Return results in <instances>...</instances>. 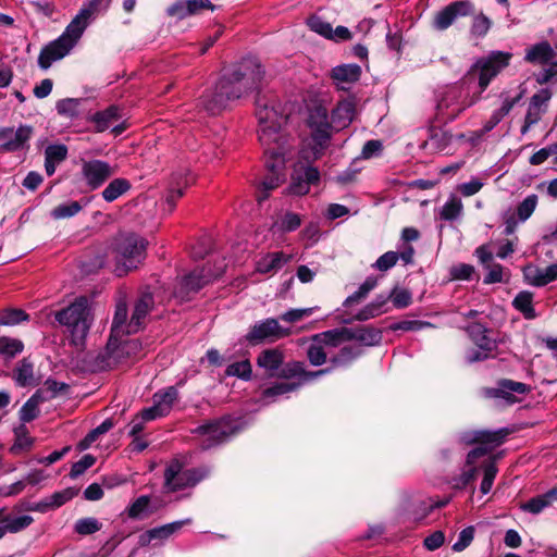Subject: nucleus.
<instances>
[{
    "label": "nucleus",
    "mask_w": 557,
    "mask_h": 557,
    "mask_svg": "<svg viewBox=\"0 0 557 557\" xmlns=\"http://www.w3.org/2000/svg\"><path fill=\"white\" fill-rule=\"evenodd\" d=\"M262 76L263 71L255 60H243L224 74L214 87L205 91L199 99V104L208 113L219 114L227 108L231 101L239 99L256 88Z\"/></svg>",
    "instance_id": "nucleus-1"
},
{
    "label": "nucleus",
    "mask_w": 557,
    "mask_h": 557,
    "mask_svg": "<svg viewBox=\"0 0 557 557\" xmlns=\"http://www.w3.org/2000/svg\"><path fill=\"white\" fill-rule=\"evenodd\" d=\"M110 3L111 0H90L85 3L64 32L41 49L38 57L39 67L48 70L53 62L66 57L76 46L94 16L100 11L107 10Z\"/></svg>",
    "instance_id": "nucleus-2"
},
{
    "label": "nucleus",
    "mask_w": 557,
    "mask_h": 557,
    "mask_svg": "<svg viewBox=\"0 0 557 557\" xmlns=\"http://www.w3.org/2000/svg\"><path fill=\"white\" fill-rule=\"evenodd\" d=\"M256 117L258 121V138L265 151L289 150L288 137L283 133L287 114L276 97H259L257 99Z\"/></svg>",
    "instance_id": "nucleus-3"
},
{
    "label": "nucleus",
    "mask_w": 557,
    "mask_h": 557,
    "mask_svg": "<svg viewBox=\"0 0 557 557\" xmlns=\"http://www.w3.org/2000/svg\"><path fill=\"white\" fill-rule=\"evenodd\" d=\"M479 100V96L471 95L461 85L446 87L438 94L436 104V120L440 123H448L456 120L463 111L472 107Z\"/></svg>",
    "instance_id": "nucleus-4"
},
{
    "label": "nucleus",
    "mask_w": 557,
    "mask_h": 557,
    "mask_svg": "<svg viewBox=\"0 0 557 557\" xmlns=\"http://www.w3.org/2000/svg\"><path fill=\"white\" fill-rule=\"evenodd\" d=\"M55 320L71 333L74 344H81L90 329L92 317L86 297H79L66 308L57 311Z\"/></svg>",
    "instance_id": "nucleus-5"
},
{
    "label": "nucleus",
    "mask_w": 557,
    "mask_h": 557,
    "mask_svg": "<svg viewBox=\"0 0 557 557\" xmlns=\"http://www.w3.org/2000/svg\"><path fill=\"white\" fill-rule=\"evenodd\" d=\"M147 243L135 234L121 235L115 243L116 272L122 275L136 269L145 259Z\"/></svg>",
    "instance_id": "nucleus-6"
},
{
    "label": "nucleus",
    "mask_w": 557,
    "mask_h": 557,
    "mask_svg": "<svg viewBox=\"0 0 557 557\" xmlns=\"http://www.w3.org/2000/svg\"><path fill=\"white\" fill-rule=\"evenodd\" d=\"M210 469L208 467H199L191 469H183V463L174 459L164 470V487L168 492H177L186 488H193L202 480L208 478Z\"/></svg>",
    "instance_id": "nucleus-7"
},
{
    "label": "nucleus",
    "mask_w": 557,
    "mask_h": 557,
    "mask_svg": "<svg viewBox=\"0 0 557 557\" xmlns=\"http://www.w3.org/2000/svg\"><path fill=\"white\" fill-rule=\"evenodd\" d=\"M289 150H264V162L268 175L262 182V190L258 195V201L261 202L269 197V191L280 186L285 180V161Z\"/></svg>",
    "instance_id": "nucleus-8"
},
{
    "label": "nucleus",
    "mask_w": 557,
    "mask_h": 557,
    "mask_svg": "<svg viewBox=\"0 0 557 557\" xmlns=\"http://www.w3.org/2000/svg\"><path fill=\"white\" fill-rule=\"evenodd\" d=\"M235 432L230 419H220L205 423L195 429L199 445L202 449H210L225 442Z\"/></svg>",
    "instance_id": "nucleus-9"
},
{
    "label": "nucleus",
    "mask_w": 557,
    "mask_h": 557,
    "mask_svg": "<svg viewBox=\"0 0 557 557\" xmlns=\"http://www.w3.org/2000/svg\"><path fill=\"white\" fill-rule=\"evenodd\" d=\"M510 58V53L494 51L486 58H482L474 63L471 72L479 74V85L482 90H484L491 81L508 65Z\"/></svg>",
    "instance_id": "nucleus-10"
},
{
    "label": "nucleus",
    "mask_w": 557,
    "mask_h": 557,
    "mask_svg": "<svg viewBox=\"0 0 557 557\" xmlns=\"http://www.w3.org/2000/svg\"><path fill=\"white\" fill-rule=\"evenodd\" d=\"M79 164L82 178L90 190L98 189L115 173L114 166L99 159H81Z\"/></svg>",
    "instance_id": "nucleus-11"
},
{
    "label": "nucleus",
    "mask_w": 557,
    "mask_h": 557,
    "mask_svg": "<svg viewBox=\"0 0 557 557\" xmlns=\"http://www.w3.org/2000/svg\"><path fill=\"white\" fill-rule=\"evenodd\" d=\"M222 273V267L214 272L206 268H202L201 270H194L182 278L178 288L174 292V297L178 298L181 301L188 300L190 294L197 293L209 282L219 277Z\"/></svg>",
    "instance_id": "nucleus-12"
},
{
    "label": "nucleus",
    "mask_w": 557,
    "mask_h": 557,
    "mask_svg": "<svg viewBox=\"0 0 557 557\" xmlns=\"http://www.w3.org/2000/svg\"><path fill=\"white\" fill-rule=\"evenodd\" d=\"M289 335V331L283 329L274 318H268L256 322L246 334V341L250 345L273 343Z\"/></svg>",
    "instance_id": "nucleus-13"
},
{
    "label": "nucleus",
    "mask_w": 557,
    "mask_h": 557,
    "mask_svg": "<svg viewBox=\"0 0 557 557\" xmlns=\"http://www.w3.org/2000/svg\"><path fill=\"white\" fill-rule=\"evenodd\" d=\"M309 124L312 127L314 157L318 158L327 147L331 139V129H334L329 122L327 110L323 107L315 108L310 114Z\"/></svg>",
    "instance_id": "nucleus-14"
},
{
    "label": "nucleus",
    "mask_w": 557,
    "mask_h": 557,
    "mask_svg": "<svg viewBox=\"0 0 557 557\" xmlns=\"http://www.w3.org/2000/svg\"><path fill=\"white\" fill-rule=\"evenodd\" d=\"M141 349L136 339H126L117 343V336H110L107 345V364L112 368L125 359L135 358Z\"/></svg>",
    "instance_id": "nucleus-15"
},
{
    "label": "nucleus",
    "mask_w": 557,
    "mask_h": 557,
    "mask_svg": "<svg viewBox=\"0 0 557 557\" xmlns=\"http://www.w3.org/2000/svg\"><path fill=\"white\" fill-rule=\"evenodd\" d=\"M473 12L474 5L470 0L451 2L435 15L434 27L438 30L447 29L458 16H468Z\"/></svg>",
    "instance_id": "nucleus-16"
},
{
    "label": "nucleus",
    "mask_w": 557,
    "mask_h": 557,
    "mask_svg": "<svg viewBox=\"0 0 557 557\" xmlns=\"http://www.w3.org/2000/svg\"><path fill=\"white\" fill-rule=\"evenodd\" d=\"M177 389L173 386L163 392L156 393L153 396V406L141 411V418L145 421H151L160 417L166 416L177 399Z\"/></svg>",
    "instance_id": "nucleus-17"
},
{
    "label": "nucleus",
    "mask_w": 557,
    "mask_h": 557,
    "mask_svg": "<svg viewBox=\"0 0 557 557\" xmlns=\"http://www.w3.org/2000/svg\"><path fill=\"white\" fill-rule=\"evenodd\" d=\"M156 300L152 294L144 293L134 304L131 320L127 323V334L138 332L146 323L147 317L154 310Z\"/></svg>",
    "instance_id": "nucleus-18"
},
{
    "label": "nucleus",
    "mask_w": 557,
    "mask_h": 557,
    "mask_svg": "<svg viewBox=\"0 0 557 557\" xmlns=\"http://www.w3.org/2000/svg\"><path fill=\"white\" fill-rule=\"evenodd\" d=\"M550 98L552 92L549 89H542L531 97L524 117V124L521 128L522 134H525L530 127H532L541 120L543 113L546 110V104Z\"/></svg>",
    "instance_id": "nucleus-19"
},
{
    "label": "nucleus",
    "mask_w": 557,
    "mask_h": 557,
    "mask_svg": "<svg viewBox=\"0 0 557 557\" xmlns=\"http://www.w3.org/2000/svg\"><path fill=\"white\" fill-rule=\"evenodd\" d=\"M522 272L528 284L542 287L557 280V263L549 264L546 268L528 264Z\"/></svg>",
    "instance_id": "nucleus-20"
},
{
    "label": "nucleus",
    "mask_w": 557,
    "mask_h": 557,
    "mask_svg": "<svg viewBox=\"0 0 557 557\" xmlns=\"http://www.w3.org/2000/svg\"><path fill=\"white\" fill-rule=\"evenodd\" d=\"M361 76V67L358 64H342L332 69L331 78L337 89L349 90Z\"/></svg>",
    "instance_id": "nucleus-21"
},
{
    "label": "nucleus",
    "mask_w": 557,
    "mask_h": 557,
    "mask_svg": "<svg viewBox=\"0 0 557 557\" xmlns=\"http://www.w3.org/2000/svg\"><path fill=\"white\" fill-rule=\"evenodd\" d=\"M191 519L187 518L184 520L174 521L171 523L163 524L161 527H157L150 529L139 536V544L141 546H147L151 544L153 541L163 542L168 540L175 532L180 531L184 525L190 524Z\"/></svg>",
    "instance_id": "nucleus-22"
},
{
    "label": "nucleus",
    "mask_w": 557,
    "mask_h": 557,
    "mask_svg": "<svg viewBox=\"0 0 557 557\" xmlns=\"http://www.w3.org/2000/svg\"><path fill=\"white\" fill-rule=\"evenodd\" d=\"M507 435L508 431L506 429L496 431L481 430L465 434L462 440L468 444H481L492 450L502 445Z\"/></svg>",
    "instance_id": "nucleus-23"
},
{
    "label": "nucleus",
    "mask_w": 557,
    "mask_h": 557,
    "mask_svg": "<svg viewBox=\"0 0 557 557\" xmlns=\"http://www.w3.org/2000/svg\"><path fill=\"white\" fill-rule=\"evenodd\" d=\"M522 92L511 96L508 91L499 95L500 106L495 109L488 120L485 122V132H491L505 116L509 114L512 108L521 100Z\"/></svg>",
    "instance_id": "nucleus-24"
},
{
    "label": "nucleus",
    "mask_w": 557,
    "mask_h": 557,
    "mask_svg": "<svg viewBox=\"0 0 557 557\" xmlns=\"http://www.w3.org/2000/svg\"><path fill=\"white\" fill-rule=\"evenodd\" d=\"M356 106L354 100L345 99L337 103L331 114V124L335 131L346 128L354 120Z\"/></svg>",
    "instance_id": "nucleus-25"
},
{
    "label": "nucleus",
    "mask_w": 557,
    "mask_h": 557,
    "mask_svg": "<svg viewBox=\"0 0 557 557\" xmlns=\"http://www.w3.org/2000/svg\"><path fill=\"white\" fill-rule=\"evenodd\" d=\"M292 259V256L283 251L268 252L256 262V272L260 274H273L281 270Z\"/></svg>",
    "instance_id": "nucleus-26"
},
{
    "label": "nucleus",
    "mask_w": 557,
    "mask_h": 557,
    "mask_svg": "<svg viewBox=\"0 0 557 557\" xmlns=\"http://www.w3.org/2000/svg\"><path fill=\"white\" fill-rule=\"evenodd\" d=\"M329 372H330L329 369H322V370H318V371H313V372H307L305 370L304 362L290 361L285 364H282V367L280 368V370L276 373V376L282 377V379L302 377V380L306 382V381L313 380L318 376H321L323 374H326Z\"/></svg>",
    "instance_id": "nucleus-27"
},
{
    "label": "nucleus",
    "mask_w": 557,
    "mask_h": 557,
    "mask_svg": "<svg viewBox=\"0 0 557 557\" xmlns=\"http://www.w3.org/2000/svg\"><path fill=\"white\" fill-rule=\"evenodd\" d=\"M284 352L280 348H268L258 355L256 362L270 376H276L277 371L284 363Z\"/></svg>",
    "instance_id": "nucleus-28"
},
{
    "label": "nucleus",
    "mask_w": 557,
    "mask_h": 557,
    "mask_svg": "<svg viewBox=\"0 0 557 557\" xmlns=\"http://www.w3.org/2000/svg\"><path fill=\"white\" fill-rule=\"evenodd\" d=\"M34 129L29 125H20L17 129L12 128V136L3 140L0 150L15 152L24 149L28 140L32 138Z\"/></svg>",
    "instance_id": "nucleus-29"
},
{
    "label": "nucleus",
    "mask_w": 557,
    "mask_h": 557,
    "mask_svg": "<svg viewBox=\"0 0 557 557\" xmlns=\"http://www.w3.org/2000/svg\"><path fill=\"white\" fill-rule=\"evenodd\" d=\"M75 496V492L71 488H66L60 492H55L52 495L41 499L38 503L33 504L29 510L47 512L49 510L57 509L71 500Z\"/></svg>",
    "instance_id": "nucleus-30"
},
{
    "label": "nucleus",
    "mask_w": 557,
    "mask_h": 557,
    "mask_svg": "<svg viewBox=\"0 0 557 557\" xmlns=\"http://www.w3.org/2000/svg\"><path fill=\"white\" fill-rule=\"evenodd\" d=\"M466 332L478 348L486 351L497 348L496 342L487 335L488 330L483 324L472 323L466 327Z\"/></svg>",
    "instance_id": "nucleus-31"
},
{
    "label": "nucleus",
    "mask_w": 557,
    "mask_h": 557,
    "mask_svg": "<svg viewBox=\"0 0 557 557\" xmlns=\"http://www.w3.org/2000/svg\"><path fill=\"white\" fill-rule=\"evenodd\" d=\"M555 54L552 46L547 41H542L527 49L524 60L533 64L544 65L552 61Z\"/></svg>",
    "instance_id": "nucleus-32"
},
{
    "label": "nucleus",
    "mask_w": 557,
    "mask_h": 557,
    "mask_svg": "<svg viewBox=\"0 0 557 557\" xmlns=\"http://www.w3.org/2000/svg\"><path fill=\"white\" fill-rule=\"evenodd\" d=\"M348 332L349 342L357 341L367 346L377 345L382 339V332L370 326L348 327Z\"/></svg>",
    "instance_id": "nucleus-33"
},
{
    "label": "nucleus",
    "mask_w": 557,
    "mask_h": 557,
    "mask_svg": "<svg viewBox=\"0 0 557 557\" xmlns=\"http://www.w3.org/2000/svg\"><path fill=\"white\" fill-rule=\"evenodd\" d=\"M348 327H338L330 331L322 332L312 336V341L320 342L326 347H338L342 344L349 342Z\"/></svg>",
    "instance_id": "nucleus-34"
},
{
    "label": "nucleus",
    "mask_w": 557,
    "mask_h": 557,
    "mask_svg": "<svg viewBox=\"0 0 557 557\" xmlns=\"http://www.w3.org/2000/svg\"><path fill=\"white\" fill-rule=\"evenodd\" d=\"M120 111L115 106H111L103 111L96 112L90 121L95 123V128L97 132L102 133L110 127V125L120 120Z\"/></svg>",
    "instance_id": "nucleus-35"
},
{
    "label": "nucleus",
    "mask_w": 557,
    "mask_h": 557,
    "mask_svg": "<svg viewBox=\"0 0 557 557\" xmlns=\"http://www.w3.org/2000/svg\"><path fill=\"white\" fill-rule=\"evenodd\" d=\"M127 305L124 298L116 301L115 312L113 317L111 336H119L122 333H127Z\"/></svg>",
    "instance_id": "nucleus-36"
},
{
    "label": "nucleus",
    "mask_w": 557,
    "mask_h": 557,
    "mask_svg": "<svg viewBox=\"0 0 557 557\" xmlns=\"http://www.w3.org/2000/svg\"><path fill=\"white\" fill-rule=\"evenodd\" d=\"M14 380L20 386H30L36 384L34 376V364L28 358L22 359L14 369Z\"/></svg>",
    "instance_id": "nucleus-37"
},
{
    "label": "nucleus",
    "mask_w": 557,
    "mask_h": 557,
    "mask_svg": "<svg viewBox=\"0 0 557 557\" xmlns=\"http://www.w3.org/2000/svg\"><path fill=\"white\" fill-rule=\"evenodd\" d=\"M512 306L516 310L522 313V315L532 320L536 318V313L533 307V294L528 290H522L518 293L512 301Z\"/></svg>",
    "instance_id": "nucleus-38"
},
{
    "label": "nucleus",
    "mask_w": 557,
    "mask_h": 557,
    "mask_svg": "<svg viewBox=\"0 0 557 557\" xmlns=\"http://www.w3.org/2000/svg\"><path fill=\"white\" fill-rule=\"evenodd\" d=\"M188 184L189 178L187 176L184 180L182 177L178 180L176 175L173 176L165 197V203L169 206V212L173 211L177 199L183 196L184 189L188 186Z\"/></svg>",
    "instance_id": "nucleus-39"
},
{
    "label": "nucleus",
    "mask_w": 557,
    "mask_h": 557,
    "mask_svg": "<svg viewBox=\"0 0 557 557\" xmlns=\"http://www.w3.org/2000/svg\"><path fill=\"white\" fill-rule=\"evenodd\" d=\"M462 211L463 205L461 200L457 196L453 195L441 208L438 216L444 221H455L461 216Z\"/></svg>",
    "instance_id": "nucleus-40"
},
{
    "label": "nucleus",
    "mask_w": 557,
    "mask_h": 557,
    "mask_svg": "<svg viewBox=\"0 0 557 557\" xmlns=\"http://www.w3.org/2000/svg\"><path fill=\"white\" fill-rule=\"evenodd\" d=\"M557 497V491L552 490L544 495L536 496L531 498L529 502L521 505V509L531 513H540L544 510L554 498Z\"/></svg>",
    "instance_id": "nucleus-41"
},
{
    "label": "nucleus",
    "mask_w": 557,
    "mask_h": 557,
    "mask_svg": "<svg viewBox=\"0 0 557 557\" xmlns=\"http://www.w3.org/2000/svg\"><path fill=\"white\" fill-rule=\"evenodd\" d=\"M131 183L125 178H114L109 185L102 190V197L106 201L112 202L121 197L123 194L128 191Z\"/></svg>",
    "instance_id": "nucleus-42"
},
{
    "label": "nucleus",
    "mask_w": 557,
    "mask_h": 557,
    "mask_svg": "<svg viewBox=\"0 0 557 557\" xmlns=\"http://www.w3.org/2000/svg\"><path fill=\"white\" fill-rule=\"evenodd\" d=\"M34 519L32 516L24 515L18 517L5 516L1 520V525L5 530V534L17 533L33 523Z\"/></svg>",
    "instance_id": "nucleus-43"
},
{
    "label": "nucleus",
    "mask_w": 557,
    "mask_h": 557,
    "mask_svg": "<svg viewBox=\"0 0 557 557\" xmlns=\"http://www.w3.org/2000/svg\"><path fill=\"white\" fill-rule=\"evenodd\" d=\"M24 349V344L21 339L8 336L0 337V356L5 360L13 359L20 355Z\"/></svg>",
    "instance_id": "nucleus-44"
},
{
    "label": "nucleus",
    "mask_w": 557,
    "mask_h": 557,
    "mask_svg": "<svg viewBox=\"0 0 557 557\" xmlns=\"http://www.w3.org/2000/svg\"><path fill=\"white\" fill-rule=\"evenodd\" d=\"M131 519H144L151 513L150 497L147 495L136 498L126 509Z\"/></svg>",
    "instance_id": "nucleus-45"
},
{
    "label": "nucleus",
    "mask_w": 557,
    "mask_h": 557,
    "mask_svg": "<svg viewBox=\"0 0 557 557\" xmlns=\"http://www.w3.org/2000/svg\"><path fill=\"white\" fill-rule=\"evenodd\" d=\"M386 304V298L377 297L367 306H364L355 317V320L358 321H367L373 319L375 317L381 315L384 312V306Z\"/></svg>",
    "instance_id": "nucleus-46"
},
{
    "label": "nucleus",
    "mask_w": 557,
    "mask_h": 557,
    "mask_svg": "<svg viewBox=\"0 0 557 557\" xmlns=\"http://www.w3.org/2000/svg\"><path fill=\"white\" fill-rule=\"evenodd\" d=\"M41 398L38 393L34 394L21 408L20 419L23 422H30L39 414V404Z\"/></svg>",
    "instance_id": "nucleus-47"
},
{
    "label": "nucleus",
    "mask_w": 557,
    "mask_h": 557,
    "mask_svg": "<svg viewBox=\"0 0 557 557\" xmlns=\"http://www.w3.org/2000/svg\"><path fill=\"white\" fill-rule=\"evenodd\" d=\"M487 132H485V124H484L482 129L472 131V132H469L468 134H458V135L454 136L451 134L443 133L441 135V140L444 141L445 144L450 143L453 139L465 140V141H468L470 145L475 146L482 140L483 136Z\"/></svg>",
    "instance_id": "nucleus-48"
},
{
    "label": "nucleus",
    "mask_w": 557,
    "mask_h": 557,
    "mask_svg": "<svg viewBox=\"0 0 557 557\" xmlns=\"http://www.w3.org/2000/svg\"><path fill=\"white\" fill-rule=\"evenodd\" d=\"M376 285L377 280L374 276L367 277L359 288L352 295L347 297L344 305L349 306L361 301Z\"/></svg>",
    "instance_id": "nucleus-49"
},
{
    "label": "nucleus",
    "mask_w": 557,
    "mask_h": 557,
    "mask_svg": "<svg viewBox=\"0 0 557 557\" xmlns=\"http://www.w3.org/2000/svg\"><path fill=\"white\" fill-rule=\"evenodd\" d=\"M79 99L65 98L57 102L55 109L60 115L73 119L79 114Z\"/></svg>",
    "instance_id": "nucleus-50"
},
{
    "label": "nucleus",
    "mask_w": 557,
    "mask_h": 557,
    "mask_svg": "<svg viewBox=\"0 0 557 557\" xmlns=\"http://www.w3.org/2000/svg\"><path fill=\"white\" fill-rule=\"evenodd\" d=\"M497 474V467L495 461L490 459L483 465V480L481 482L480 490L482 494H487L494 483L495 476Z\"/></svg>",
    "instance_id": "nucleus-51"
},
{
    "label": "nucleus",
    "mask_w": 557,
    "mask_h": 557,
    "mask_svg": "<svg viewBox=\"0 0 557 557\" xmlns=\"http://www.w3.org/2000/svg\"><path fill=\"white\" fill-rule=\"evenodd\" d=\"M81 210H82V206L78 201H70V202L61 203V205L57 206L51 211V216L57 220L66 219V218L74 216Z\"/></svg>",
    "instance_id": "nucleus-52"
},
{
    "label": "nucleus",
    "mask_w": 557,
    "mask_h": 557,
    "mask_svg": "<svg viewBox=\"0 0 557 557\" xmlns=\"http://www.w3.org/2000/svg\"><path fill=\"white\" fill-rule=\"evenodd\" d=\"M251 372V364L250 361L247 359L230 364L225 371L226 375L228 376H236L246 381L250 380Z\"/></svg>",
    "instance_id": "nucleus-53"
},
{
    "label": "nucleus",
    "mask_w": 557,
    "mask_h": 557,
    "mask_svg": "<svg viewBox=\"0 0 557 557\" xmlns=\"http://www.w3.org/2000/svg\"><path fill=\"white\" fill-rule=\"evenodd\" d=\"M29 315L22 309H7L0 313V325H16L27 321Z\"/></svg>",
    "instance_id": "nucleus-54"
},
{
    "label": "nucleus",
    "mask_w": 557,
    "mask_h": 557,
    "mask_svg": "<svg viewBox=\"0 0 557 557\" xmlns=\"http://www.w3.org/2000/svg\"><path fill=\"white\" fill-rule=\"evenodd\" d=\"M426 327H433V324L428 321H419V320H404L399 322L393 323L389 329L392 331H407V332H418L424 330Z\"/></svg>",
    "instance_id": "nucleus-55"
},
{
    "label": "nucleus",
    "mask_w": 557,
    "mask_h": 557,
    "mask_svg": "<svg viewBox=\"0 0 557 557\" xmlns=\"http://www.w3.org/2000/svg\"><path fill=\"white\" fill-rule=\"evenodd\" d=\"M101 529V523L96 518H83L75 522L74 530L79 535L94 534Z\"/></svg>",
    "instance_id": "nucleus-56"
},
{
    "label": "nucleus",
    "mask_w": 557,
    "mask_h": 557,
    "mask_svg": "<svg viewBox=\"0 0 557 557\" xmlns=\"http://www.w3.org/2000/svg\"><path fill=\"white\" fill-rule=\"evenodd\" d=\"M491 26L492 21L483 13H480L473 17L471 34L476 38H482L488 33Z\"/></svg>",
    "instance_id": "nucleus-57"
},
{
    "label": "nucleus",
    "mask_w": 557,
    "mask_h": 557,
    "mask_svg": "<svg viewBox=\"0 0 557 557\" xmlns=\"http://www.w3.org/2000/svg\"><path fill=\"white\" fill-rule=\"evenodd\" d=\"M537 206V196L536 195H529L518 206L517 208V214L519 222L527 221Z\"/></svg>",
    "instance_id": "nucleus-58"
},
{
    "label": "nucleus",
    "mask_w": 557,
    "mask_h": 557,
    "mask_svg": "<svg viewBox=\"0 0 557 557\" xmlns=\"http://www.w3.org/2000/svg\"><path fill=\"white\" fill-rule=\"evenodd\" d=\"M307 356L312 366H322L326 361L325 347L320 342L312 341Z\"/></svg>",
    "instance_id": "nucleus-59"
},
{
    "label": "nucleus",
    "mask_w": 557,
    "mask_h": 557,
    "mask_svg": "<svg viewBox=\"0 0 557 557\" xmlns=\"http://www.w3.org/2000/svg\"><path fill=\"white\" fill-rule=\"evenodd\" d=\"M113 425L114 424L111 419H106L100 425L91 430L82 442L84 448L92 444L100 435L109 432L113 428Z\"/></svg>",
    "instance_id": "nucleus-60"
},
{
    "label": "nucleus",
    "mask_w": 557,
    "mask_h": 557,
    "mask_svg": "<svg viewBox=\"0 0 557 557\" xmlns=\"http://www.w3.org/2000/svg\"><path fill=\"white\" fill-rule=\"evenodd\" d=\"M308 25L311 30H313L314 33H317L327 39L333 36V28H332L331 24L323 21L321 17H318V16L310 17L308 20Z\"/></svg>",
    "instance_id": "nucleus-61"
},
{
    "label": "nucleus",
    "mask_w": 557,
    "mask_h": 557,
    "mask_svg": "<svg viewBox=\"0 0 557 557\" xmlns=\"http://www.w3.org/2000/svg\"><path fill=\"white\" fill-rule=\"evenodd\" d=\"M315 309L317 307L290 309L281 315V320L288 323H296L304 320L305 318L310 317L315 311Z\"/></svg>",
    "instance_id": "nucleus-62"
},
{
    "label": "nucleus",
    "mask_w": 557,
    "mask_h": 557,
    "mask_svg": "<svg viewBox=\"0 0 557 557\" xmlns=\"http://www.w3.org/2000/svg\"><path fill=\"white\" fill-rule=\"evenodd\" d=\"M474 537V527L470 525L461 530V532L458 535V540L453 545L454 552H462L466 549Z\"/></svg>",
    "instance_id": "nucleus-63"
},
{
    "label": "nucleus",
    "mask_w": 557,
    "mask_h": 557,
    "mask_svg": "<svg viewBox=\"0 0 557 557\" xmlns=\"http://www.w3.org/2000/svg\"><path fill=\"white\" fill-rule=\"evenodd\" d=\"M546 66L535 74V81L540 85L547 84L557 76V61H549Z\"/></svg>",
    "instance_id": "nucleus-64"
}]
</instances>
